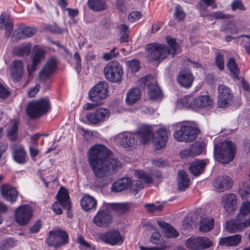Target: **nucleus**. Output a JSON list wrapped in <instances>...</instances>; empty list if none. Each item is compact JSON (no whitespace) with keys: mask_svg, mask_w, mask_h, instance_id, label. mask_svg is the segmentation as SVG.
<instances>
[{"mask_svg":"<svg viewBox=\"0 0 250 250\" xmlns=\"http://www.w3.org/2000/svg\"><path fill=\"white\" fill-rule=\"evenodd\" d=\"M80 205L82 209L84 211L95 210L96 208L97 201L92 196L85 195L81 199Z\"/></svg>","mask_w":250,"mask_h":250,"instance_id":"obj_28","label":"nucleus"},{"mask_svg":"<svg viewBox=\"0 0 250 250\" xmlns=\"http://www.w3.org/2000/svg\"><path fill=\"white\" fill-rule=\"evenodd\" d=\"M77 242L80 244V249L82 250H90V245L85 241L83 237L82 236H79L77 239Z\"/></svg>","mask_w":250,"mask_h":250,"instance_id":"obj_57","label":"nucleus"},{"mask_svg":"<svg viewBox=\"0 0 250 250\" xmlns=\"http://www.w3.org/2000/svg\"><path fill=\"white\" fill-rule=\"evenodd\" d=\"M57 63L54 60L51 59L47 61L39 74L41 79H46L49 78L55 71Z\"/></svg>","mask_w":250,"mask_h":250,"instance_id":"obj_26","label":"nucleus"},{"mask_svg":"<svg viewBox=\"0 0 250 250\" xmlns=\"http://www.w3.org/2000/svg\"><path fill=\"white\" fill-rule=\"evenodd\" d=\"M250 213V202L248 201L244 202L240 208V212L237 215L238 219H242L244 221H246L249 218H247V216Z\"/></svg>","mask_w":250,"mask_h":250,"instance_id":"obj_43","label":"nucleus"},{"mask_svg":"<svg viewBox=\"0 0 250 250\" xmlns=\"http://www.w3.org/2000/svg\"><path fill=\"white\" fill-rule=\"evenodd\" d=\"M160 227L163 229L164 235L167 238H176L179 235V232L169 224L162 221H157Z\"/></svg>","mask_w":250,"mask_h":250,"instance_id":"obj_31","label":"nucleus"},{"mask_svg":"<svg viewBox=\"0 0 250 250\" xmlns=\"http://www.w3.org/2000/svg\"><path fill=\"white\" fill-rule=\"evenodd\" d=\"M50 109L48 98L44 97L37 100H32L27 105V115L32 119H36L46 114Z\"/></svg>","mask_w":250,"mask_h":250,"instance_id":"obj_4","label":"nucleus"},{"mask_svg":"<svg viewBox=\"0 0 250 250\" xmlns=\"http://www.w3.org/2000/svg\"><path fill=\"white\" fill-rule=\"evenodd\" d=\"M161 238V235L160 234L159 232L155 231L153 232L150 237V241L154 244H159L161 243L160 238Z\"/></svg>","mask_w":250,"mask_h":250,"instance_id":"obj_63","label":"nucleus"},{"mask_svg":"<svg viewBox=\"0 0 250 250\" xmlns=\"http://www.w3.org/2000/svg\"><path fill=\"white\" fill-rule=\"evenodd\" d=\"M146 209L150 213L154 212L156 211H159L162 209L161 206H156L154 204H146L145 206Z\"/></svg>","mask_w":250,"mask_h":250,"instance_id":"obj_64","label":"nucleus"},{"mask_svg":"<svg viewBox=\"0 0 250 250\" xmlns=\"http://www.w3.org/2000/svg\"><path fill=\"white\" fill-rule=\"evenodd\" d=\"M56 198L57 201L54 203L51 206V209L56 214L61 215L62 213V210L60 208L61 205L64 209L69 210L71 208V203L69 201V195L67 190L64 188H61L59 190Z\"/></svg>","mask_w":250,"mask_h":250,"instance_id":"obj_9","label":"nucleus"},{"mask_svg":"<svg viewBox=\"0 0 250 250\" xmlns=\"http://www.w3.org/2000/svg\"><path fill=\"white\" fill-rule=\"evenodd\" d=\"M167 42L169 45V47H168V48L170 50V55H171L173 57L174 55L179 52V46L174 39L167 38Z\"/></svg>","mask_w":250,"mask_h":250,"instance_id":"obj_48","label":"nucleus"},{"mask_svg":"<svg viewBox=\"0 0 250 250\" xmlns=\"http://www.w3.org/2000/svg\"><path fill=\"white\" fill-rule=\"evenodd\" d=\"M129 187H130L131 192L136 194L139 190L144 188V185L140 180L133 181L131 180Z\"/></svg>","mask_w":250,"mask_h":250,"instance_id":"obj_51","label":"nucleus"},{"mask_svg":"<svg viewBox=\"0 0 250 250\" xmlns=\"http://www.w3.org/2000/svg\"><path fill=\"white\" fill-rule=\"evenodd\" d=\"M36 31V30L35 28L30 27H21L14 31L12 38L14 42H18L21 39L31 37Z\"/></svg>","mask_w":250,"mask_h":250,"instance_id":"obj_21","label":"nucleus"},{"mask_svg":"<svg viewBox=\"0 0 250 250\" xmlns=\"http://www.w3.org/2000/svg\"><path fill=\"white\" fill-rule=\"evenodd\" d=\"M45 242L49 246L57 249L68 243V234L65 230L61 229L51 230Z\"/></svg>","mask_w":250,"mask_h":250,"instance_id":"obj_7","label":"nucleus"},{"mask_svg":"<svg viewBox=\"0 0 250 250\" xmlns=\"http://www.w3.org/2000/svg\"><path fill=\"white\" fill-rule=\"evenodd\" d=\"M249 226H250V216L246 221L242 219H238L237 216L235 220H231L227 222L226 229L229 232L235 233Z\"/></svg>","mask_w":250,"mask_h":250,"instance_id":"obj_17","label":"nucleus"},{"mask_svg":"<svg viewBox=\"0 0 250 250\" xmlns=\"http://www.w3.org/2000/svg\"><path fill=\"white\" fill-rule=\"evenodd\" d=\"M212 104V100L208 95H199L193 101L194 108H205L211 106Z\"/></svg>","mask_w":250,"mask_h":250,"instance_id":"obj_25","label":"nucleus"},{"mask_svg":"<svg viewBox=\"0 0 250 250\" xmlns=\"http://www.w3.org/2000/svg\"><path fill=\"white\" fill-rule=\"evenodd\" d=\"M120 144L124 147H135L137 144L138 136L135 134L126 132L119 134Z\"/></svg>","mask_w":250,"mask_h":250,"instance_id":"obj_18","label":"nucleus"},{"mask_svg":"<svg viewBox=\"0 0 250 250\" xmlns=\"http://www.w3.org/2000/svg\"><path fill=\"white\" fill-rule=\"evenodd\" d=\"M239 38H241L240 45L243 46L247 53L250 55V35H243Z\"/></svg>","mask_w":250,"mask_h":250,"instance_id":"obj_49","label":"nucleus"},{"mask_svg":"<svg viewBox=\"0 0 250 250\" xmlns=\"http://www.w3.org/2000/svg\"><path fill=\"white\" fill-rule=\"evenodd\" d=\"M1 192L3 197L11 203L17 201L18 193L13 187L10 186H2L1 188Z\"/></svg>","mask_w":250,"mask_h":250,"instance_id":"obj_24","label":"nucleus"},{"mask_svg":"<svg viewBox=\"0 0 250 250\" xmlns=\"http://www.w3.org/2000/svg\"><path fill=\"white\" fill-rule=\"evenodd\" d=\"M231 9L233 11H235L237 10L240 11H245L246 9L245 5L243 4L241 0H234L231 4Z\"/></svg>","mask_w":250,"mask_h":250,"instance_id":"obj_54","label":"nucleus"},{"mask_svg":"<svg viewBox=\"0 0 250 250\" xmlns=\"http://www.w3.org/2000/svg\"><path fill=\"white\" fill-rule=\"evenodd\" d=\"M214 227V219L211 217L202 218L200 221V230L206 232L211 230Z\"/></svg>","mask_w":250,"mask_h":250,"instance_id":"obj_41","label":"nucleus"},{"mask_svg":"<svg viewBox=\"0 0 250 250\" xmlns=\"http://www.w3.org/2000/svg\"><path fill=\"white\" fill-rule=\"evenodd\" d=\"M19 123L17 120H14L9 125L7 130V136L11 141H15L18 137Z\"/></svg>","mask_w":250,"mask_h":250,"instance_id":"obj_39","label":"nucleus"},{"mask_svg":"<svg viewBox=\"0 0 250 250\" xmlns=\"http://www.w3.org/2000/svg\"><path fill=\"white\" fill-rule=\"evenodd\" d=\"M45 54V51L41 48H37L34 50L32 66H29L28 65L27 66V70L29 73L36 70L37 66L40 62L44 58Z\"/></svg>","mask_w":250,"mask_h":250,"instance_id":"obj_29","label":"nucleus"},{"mask_svg":"<svg viewBox=\"0 0 250 250\" xmlns=\"http://www.w3.org/2000/svg\"><path fill=\"white\" fill-rule=\"evenodd\" d=\"M128 69L132 73L138 71L140 68V62L137 59H133L127 62Z\"/></svg>","mask_w":250,"mask_h":250,"instance_id":"obj_53","label":"nucleus"},{"mask_svg":"<svg viewBox=\"0 0 250 250\" xmlns=\"http://www.w3.org/2000/svg\"><path fill=\"white\" fill-rule=\"evenodd\" d=\"M13 159L19 164H24L27 162V155L24 149L21 147H16L13 149Z\"/></svg>","mask_w":250,"mask_h":250,"instance_id":"obj_36","label":"nucleus"},{"mask_svg":"<svg viewBox=\"0 0 250 250\" xmlns=\"http://www.w3.org/2000/svg\"><path fill=\"white\" fill-rule=\"evenodd\" d=\"M6 19V13L3 11L0 16V29H5L7 32H11L13 28V22L11 19Z\"/></svg>","mask_w":250,"mask_h":250,"instance_id":"obj_40","label":"nucleus"},{"mask_svg":"<svg viewBox=\"0 0 250 250\" xmlns=\"http://www.w3.org/2000/svg\"><path fill=\"white\" fill-rule=\"evenodd\" d=\"M88 4L89 7L94 11H102L106 8L104 0H88Z\"/></svg>","mask_w":250,"mask_h":250,"instance_id":"obj_42","label":"nucleus"},{"mask_svg":"<svg viewBox=\"0 0 250 250\" xmlns=\"http://www.w3.org/2000/svg\"><path fill=\"white\" fill-rule=\"evenodd\" d=\"M33 216L30 206L23 205L18 207L15 210V219L17 223L23 226L29 222Z\"/></svg>","mask_w":250,"mask_h":250,"instance_id":"obj_14","label":"nucleus"},{"mask_svg":"<svg viewBox=\"0 0 250 250\" xmlns=\"http://www.w3.org/2000/svg\"><path fill=\"white\" fill-rule=\"evenodd\" d=\"M227 66L229 67V71L231 74V76L233 78L239 80V70L236 63L235 60L233 58H230L227 63Z\"/></svg>","mask_w":250,"mask_h":250,"instance_id":"obj_44","label":"nucleus"},{"mask_svg":"<svg viewBox=\"0 0 250 250\" xmlns=\"http://www.w3.org/2000/svg\"><path fill=\"white\" fill-rule=\"evenodd\" d=\"M131 179L124 178L115 182L111 186V189L112 191L118 192L122 191L129 188Z\"/></svg>","mask_w":250,"mask_h":250,"instance_id":"obj_32","label":"nucleus"},{"mask_svg":"<svg viewBox=\"0 0 250 250\" xmlns=\"http://www.w3.org/2000/svg\"><path fill=\"white\" fill-rule=\"evenodd\" d=\"M190 147L194 156L199 155L203 150L202 146L199 144L192 145Z\"/></svg>","mask_w":250,"mask_h":250,"instance_id":"obj_61","label":"nucleus"},{"mask_svg":"<svg viewBox=\"0 0 250 250\" xmlns=\"http://www.w3.org/2000/svg\"><path fill=\"white\" fill-rule=\"evenodd\" d=\"M242 236L239 234L222 238L219 241V244L221 246L228 247L236 246L239 244L241 241Z\"/></svg>","mask_w":250,"mask_h":250,"instance_id":"obj_35","label":"nucleus"},{"mask_svg":"<svg viewBox=\"0 0 250 250\" xmlns=\"http://www.w3.org/2000/svg\"><path fill=\"white\" fill-rule=\"evenodd\" d=\"M11 74L12 79L15 82L20 81L24 73V66L22 61H14L10 66Z\"/></svg>","mask_w":250,"mask_h":250,"instance_id":"obj_22","label":"nucleus"},{"mask_svg":"<svg viewBox=\"0 0 250 250\" xmlns=\"http://www.w3.org/2000/svg\"><path fill=\"white\" fill-rule=\"evenodd\" d=\"M177 184L178 189L180 191H185L189 186V178L184 170L179 171L178 173Z\"/></svg>","mask_w":250,"mask_h":250,"instance_id":"obj_33","label":"nucleus"},{"mask_svg":"<svg viewBox=\"0 0 250 250\" xmlns=\"http://www.w3.org/2000/svg\"><path fill=\"white\" fill-rule=\"evenodd\" d=\"M174 16L179 21H183L185 18L186 14L182 7L179 4L175 7Z\"/></svg>","mask_w":250,"mask_h":250,"instance_id":"obj_52","label":"nucleus"},{"mask_svg":"<svg viewBox=\"0 0 250 250\" xmlns=\"http://www.w3.org/2000/svg\"><path fill=\"white\" fill-rule=\"evenodd\" d=\"M200 133V130L196 127L182 125L179 130L173 133V137L178 142L189 143L195 140Z\"/></svg>","mask_w":250,"mask_h":250,"instance_id":"obj_5","label":"nucleus"},{"mask_svg":"<svg viewBox=\"0 0 250 250\" xmlns=\"http://www.w3.org/2000/svg\"><path fill=\"white\" fill-rule=\"evenodd\" d=\"M218 106L225 108L229 105L233 98V94L230 89L224 84H220L218 87Z\"/></svg>","mask_w":250,"mask_h":250,"instance_id":"obj_15","label":"nucleus"},{"mask_svg":"<svg viewBox=\"0 0 250 250\" xmlns=\"http://www.w3.org/2000/svg\"><path fill=\"white\" fill-rule=\"evenodd\" d=\"M119 54V52L115 47L112 48L109 52L104 54L103 58L105 61H109L116 57Z\"/></svg>","mask_w":250,"mask_h":250,"instance_id":"obj_56","label":"nucleus"},{"mask_svg":"<svg viewBox=\"0 0 250 250\" xmlns=\"http://www.w3.org/2000/svg\"><path fill=\"white\" fill-rule=\"evenodd\" d=\"M107 89L108 85L106 83H98L89 91L88 96L90 100L98 104L99 102L107 97Z\"/></svg>","mask_w":250,"mask_h":250,"instance_id":"obj_11","label":"nucleus"},{"mask_svg":"<svg viewBox=\"0 0 250 250\" xmlns=\"http://www.w3.org/2000/svg\"><path fill=\"white\" fill-rule=\"evenodd\" d=\"M152 79L154 78L150 75L141 78L138 80V84L143 88L146 84L150 83V82H152Z\"/></svg>","mask_w":250,"mask_h":250,"instance_id":"obj_58","label":"nucleus"},{"mask_svg":"<svg viewBox=\"0 0 250 250\" xmlns=\"http://www.w3.org/2000/svg\"><path fill=\"white\" fill-rule=\"evenodd\" d=\"M239 194L243 197L250 193V187L247 182H243L239 187Z\"/></svg>","mask_w":250,"mask_h":250,"instance_id":"obj_55","label":"nucleus"},{"mask_svg":"<svg viewBox=\"0 0 250 250\" xmlns=\"http://www.w3.org/2000/svg\"><path fill=\"white\" fill-rule=\"evenodd\" d=\"M141 97V93L138 88H132L126 93V103L128 105L135 104Z\"/></svg>","mask_w":250,"mask_h":250,"instance_id":"obj_37","label":"nucleus"},{"mask_svg":"<svg viewBox=\"0 0 250 250\" xmlns=\"http://www.w3.org/2000/svg\"><path fill=\"white\" fill-rule=\"evenodd\" d=\"M167 131L165 128L157 130L156 135L153 138V142L157 149L164 147L167 141Z\"/></svg>","mask_w":250,"mask_h":250,"instance_id":"obj_20","label":"nucleus"},{"mask_svg":"<svg viewBox=\"0 0 250 250\" xmlns=\"http://www.w3.org/2000/svg\"><path fill=\"white\" fill-rule=\"evenodd\" d=\"M211 16H214L216 20L218 19H229L231 16L229 14H225L221 11H216L211 13Z\"/></svg>","mask_w":250,"mask_h":250,"instance_id":"obj_60","label":"nucleus"},{"mask_svg":"<svg viewBox=\"0 0 250 250\" xmlns=\"http://www.w3.org/2000/svg\"><path fill=\"white\" fill-rule=\"evenodd\" d=\"M193 99L191 96H186L183 98L180 99L177 102V105L180 107L185 108H193Z\"/></svg>","mask_w":250,"mask_h":250,"instance_id":"obj_46","label":"nucleus"},{"mask_svg":"<svg viewBox=\"0 0 250 250\" xmlns=\"http://www.w3.org/2000/svg\"><path fill=\"white\" fill-rule=\"evenodd\" d=\"M135 174L137 178L141 179L144 183L146 184H150L153 182L152 176L157 179H161L162 177L161 172L159 171H154L151 174L143 170H137L135 172Z\"/></svg>","mask_w":250,"mask_h":250,"instance_id":"obj_27","label":"nucleus"},{"mask_svg":"<svg viewBox=\"0 0 250 250\" xmlns=\"http://www.w3.org/2000/svg\"><path fill=\"white\" fill-rule=\"evenodd\" d=\"M177 80L182 86L189 88L192 84L193 77L189 70L184 69L180 72Z\"/></svg>","mask_w":250,"mask_h":250,"instance_id":"obj_23","label":"nucleus"},{"mask_svg":"<svg viewBox=\"0 0 250 250\" xmlns=\"http://www.w3.org/2000/svg\"><path fill=\"white\" fill-rule=\"evenodd\" d=\"M100 240L111 246L120 245L124 241L123 237L118 229L109 230L100 234L99 236Z\"/></svg>","mask_w":250,"mask_h":250,"instance_id":"obj_13","label":"nucleus"},{"mask_svg":"<svg viewBox=\"0 0 250 250\" xmlns=\"http://www.w3.org/2000/svg\"><path fill=\"white\" fill-rule=\"evenodd\" d=\"M207 164L204 160H196L190 164L189 170L194 176H198L202 173Z\"/></svg>","mask_w":250,"mask_h":250,"instance_id":"obj_34","label":"nucleus"},{"mask_svg":"<svg viewBox=\"0 0 250 250\" xmlns=\"http://www.w3.org/2000/svg\"><path fill=\"white\" fill-rule=\"evenodd\" d=\"M109 209L125 212L127 210L126 206L123 204H110L105 209H100L93 218V223L97 226L107 228L111 223L113 219Z\"/></svg>","mask_w":250,"mask_h":250,"instance_id":"obj_3","label":"nucleus"},{"mask_svg":"<svg viewBox=\"0 0 250 250\" xmlns=\"http://www.w3.org/2000/svg\"><path fill=\"white\" fill-rule=\"evenodd\" d=\"M88 162L95 177L104 179L111 175V171L121 167V162L112 157V153L103 145L94 146L88 151Z\"/></svg>","mask_w":250,"mask_h":250,"instance_id":"obj_1","label":"nucleus"},{"mask_svg":"<svg viewBox=\"0 0 250 250\" xmlns=\"http://www.w3.org/2000/svg\"><path fill=\"white\" fill-rule=\"evenodd\" d=\"M104 77L108 81L119 83L122 80L124 73L122 66L116 61L108 62L104 69Z\"/></svg>","mask_w":250,"mask_h":250,"instance_id":"obj_6","label":"nucleus"},{"mask_svg":"<svg viewBox=\"0 0 250 250\" xmlns=\"http://www.w3.org/2000/svg\"><path fill=\"white\" fill-rule=\"evenodd\" d=\"M147 88L151 99L155 100L161 97L162 92L155 79H152V82L147 84Z\"/></svg>","mask_w":250,"mask_h":250,"instance_id":"obj_38","label":"nucleus"},{"mask_svg":"<svg viewBox=\"0 0 250 250\" xmlns=\"http://www.w3.org/2000/svg\"><path fill=\"white\" fill-rule=\"evenodd\" d=\"M110 115L109 110L99 108L86 114L85 117L89 123L94 125H99L108 120Z\"/></svg>","mask_w":250,"mask_h":250,"instance_id":"obj_10","label":"nucleus"},{"mask_svg":"<svg viewBox=\"0 0 250 250\" xmlns=\"http://www.w3.org/2000/svg\"><path fill=\"white\" fill-rule=\"evenodd\" d=\"M237 204V197L235 194L229 193L224 194L221 201V204L228 213L233 212Z\"/></svg>","mask_w":250,"mask_h":250,"instance_id":"obj_16","label":"nucleus"},{"mask_svg":"<svg viewBox=\"0 0 250 250\" xmlns=\"http://www.w3.org/2000/svg\"><path fill=\"white\" fill-rule=\"evenodd\" d=\"M120 30V42L121 43H127L129 42V30L127 25L125 24H121L118 27Z\"/></svg>","mask_w":250,"mask_h":250,"instance_id":"obj_45","label":"nucleus"},{"mask_svg":"<svg viewBox=\"0 0 250 250\" xmlns=\"http://www.w3.org/2000/svg\"><path fill=\"white\" fill-rule=\"evenodd\" d=\"M138 133L140 141L144 144H147L153 136L150 127L146 125L141 126Z\"/></svg>","mask_w":250,"mask_h":250,"instance_id":"obj_30","label":"nucleus"},{"mask_svg":"<svg viewBox=\"0 0 250 250\" xmlns=\"http://www.w3.org/2000/svg\"><path fill=\"white\" fill-rule=\"evenodd\" d=\"M31 51V47L28 45H24L22 46H17L14 49V53L15 55L19 56H24L28 55Z\"/></svg>","mask_w":250,"mask_h":250,"instance_id":"obj_47","label":"nucleus"},{"mask_svg":"<svg viewBox=\"0 0 250 250\" xmlns=\"http://www.w3.org/2000/svg\"><path fill=\"white\" fill-rule=\"evenodd\" d=\"M142 14L138 11H132L128 16V20L130 22H134L141 19Z\"/></svg>","mask_w":250,"mask_h":250,"instance_id":"obj_62","label":"nucleus"},{"mask_svg":"<svg viewBox=\"0 0 250 250\" xmlns=\"http://www.w3.org/2000/svg\"><path fill=\"white\" fill-rule=\"evenodd\" d=\"M147 57L152 60H163L170 55V50L164 44H148L146 48Z\"/></svg>","mask_w":250,"mask_h":250,"instance_id":"obj_8","label":"nucleus"},{"mask_svg":"<svg viewBox=\"0 0 250 250\" xmlns=\"http://www.w3.org/2000/svg\"><path fill=\"white\" fill-rule=\"evenodd\" d=\"M212 245L213 242L206 237H190L186 242V247L191 250H203Z\"/></svg>","mask_w":250,"mask_h":250,"instance_id":"obj_12","label":"nucleus"},{"mask_svg":"<svg viewBox=\"0 0 250 250\" xmlns=\"http://www.w3.org/2000/svg\"><path fill=\"white\" fill-rule=\"evenodd\" d=\"M235 153L236 146L230 141H224L214 145V157L220 163H229L233 160Z\"/></svg>","mask_w":250,"mask_h":250,"instance_id":"obj_2","label":"nucleus"},{"mask_svg":"<svg viewBox=\"0 0 250 250\" xmlns=\"http://www.w3.org/2000/svg\"><path fill=\"white\" fill-rule=\"evenodd\" d=\"M215 63L218 68L220 70H223L224 69V59L223 54L222 53V52H218L216 53Z\"/></svg>","mask_w":250,"mask_h":250,"instance_id":"obj_50","label":"nucleus"},{"mask_svg":"<svg viewBox=\"0 0 250 250\" xmlns=\"http://www.w3.org/2000/svg\"><path fill=\"white\" fill-rule=\"evenodd\" d=\"M194 224V222L190 217H185L184 219L182 224V228L185 230H189L192 229V226Z\"/></svg>","mask_w":250,"mask_h":250,"instance_id":"obj_59","label":"nucleus"},{"mask_svg":"<svg viewBox=\"0 0 250 250\" xmlns=\"http://www.w3.org/2000/svg\"><path fill=\"white\" fill-rule=\"evenodd\" d=\"M214 187L219 192L231 188L232 180L228 176H218L213 182Z\"/></svg>","mask_w":250,"mask_h":250,"instance_id":"obj_19","label":"nucleus"}]
</instances>
